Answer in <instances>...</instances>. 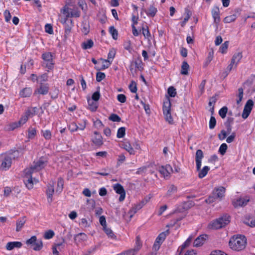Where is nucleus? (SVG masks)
Returning a JSON list of instances; mask_svg holds the SVG:
<instances>
[{
    "label": "nucleus",
    "mask_w": 255,
    "mask_h": 255,
    "mask_svg": "<svg viewBox=\"0 0 255 255\" xmlns=\"http://www.w3.org/2000/svg\"><path fill=\"white\" fill-rule=\"evenodd\" d=\"M247 245V239L244 236L235 235L232 237L229 241L230 248L235 251H241L244 250Z\"/></svg>",
    "instance_id": "nucleus-1"
},
{
    "label": "nucleus",
    "mask_w": 255,
    "mask_h": 255,
    "mask_svg": "<svg viewBox=\"0 0 255 255\" xmlns=\"http://www.w3.org/2000/svg\"><path fill=\"white\" fill-rule=\"evenodd\" d=\"M203 158V152L201 149H198L196 152L195 161L196 163L197 170L199 171L198 177L203 178L208 173L210 170L208 166H204L203 169H200L201 166L202 159Z\"/></svg>",
    "instance_id": "nucleus-2"
},
{
    "label": "nucleus",
    "mask_w": 255,
    "mask_h": 255,
    "mask_svg": "<svg viewBox=\"0 0 255 255\" xmlns=\"http://www.w3.org/2000/svg\"><path fill=\"white\" fill-rule=\"evenodd\" d=\"M229 222V216L225 215L210 222L208 227L210 229L217 230L225 227Z\"/></svg>",
    "instance_id": "nucleus-3"
},
{
    "label": "nucleus",
    "mask_w": 255,
    "mask_h": 255,
    "mask_svg": "<svg viewBox=\"0 0 255 255\" xmlns=\"http://www.w3.org/2000/svg\"><path fill=\"white\" fill-rule=\"evenodd\" d=\"M14 157L10 153L1 154L0 155V162H1L0 169L2 171L7 170L11 167L12 159Z\"/></svg>",
    "instance_id": "nucleus-4"
},
{
    "label": "nucleus",
    "mask_w": 255,
    "mask_h": 255,
    "mask_svg": "<svg viewBox=\"0 0 255 255\" xmlns=\"http://www.w3.org/2000/svg\"><path fill=\"white\" fill-rule=\"evenodd\" d=\"M47 164L45 158L42 157L39 159L34 161L30 169L26 171V174L31 175L33 172L38 171L43 169Z\"/></svg>",
    "instance_id": "nucleus-5"
},
{
    "label": "nucleus",
    "mask_w": 255,
    "mask_h": 255,
    "mask_svg": "<svg viewBox=\"0 0 255 255\" xmlns=\"http://www.w3.org/2000/svg\"><path fill=\"white\" fill-rule=\"evenodd\" d=\"M163 113L166 121L170 124H172L173 120L171 114V103L169 100L164 102Z\"/></svg>",
    "instance_id": "nucleus-6"
},
{
    "label": "nucleus",
    "mask_w": 255,
    "mask_h": 255,
    "mask_svg": "<svg viewBox=\"0 0 255 255\" xmlns=\"http://www.w3.org/2000/svg\"><path fill=\"white\" fill-rule=\"evenodd\" d=\"M27 245L33 246V249L35 251H39L43 248V242L41 239L37 240L36 236H33L26 242Z\"/></svg>",
    "instance_id": "nucleus-7"
},
{
    "label": "nucleus",
    "mask_w": 255,
    "mask_h": 255,
    "mask_svg": "<svg viewBox=\"0 0 255 255\" xmlns=\"http://www.w3.org/2000/svg\"><path fill=\"white\" fill-rule=\"evenodd\" d=\"M42 58L45 62V66L49 69L53 68V55L50 52H45L42 55Z\"/></svg>",
    "instance_id": "nucleus-8"
},
{
    "label": "nucleus",
    "mask_w": 255,
    "mask_h": 255,
    "mask_svg": "<svg viewBox=\"0 0 255 255\" xmlns=\"http://www.w3.org/2000/svg\"><path fill=\"white\" fill-rule=\"evenodd\" d=\"M253 105L254 102L252 100H249L247 102L242 115V117L244 119H246L249 117L251 112Z\"/></svg>",
    "instance_id": "nucleus-9"
},
{
    "label": "nucleus",
    "mask_w": 255,
    "mask_h": 255,
    "mask_svg": "<svg viewBox=\"0 0 255 255\" xmlns=\"http://www.w3.org/2000/svg\"><path fill=\"white\" fill-rule=\"evenodd\" d=\"M113 188L116 193L120 195L119 201H123L125 199L126 192L123 186L119 183H117L114 185Z\"/></svg>",
    "instance_id": "nucleus-10"
},
{
    "label": "nucleus",
    "mask_w": 255,
    "mask_h": 255,
    "mask_svg": "<svg viewBox=\"0 0 255 255\" xmlns=\"http://www.w3.org/2000/svg\"><path fill=\"white\" fill-rule=\"evenodd\" d=\"M54 192V187L53 183H49L47 186L46 190V194L47 196V202L51 204L53 201V195Z\"/></svg>",
    "instance_id": "nucleus-11"
},
{
    "label": "nucleus",
    "mask_w": 255,
    "mask_h": 255,
    "mask_svg": "<svg viewBox=\"0 0 255 255\" xmlns=\"http://www.w3.org/2000/svg\"><path fill=\"white\" fill-rule=\"evenodd\" d=\"M158 171L165 178L169 177L170 174L173 172L172 168L170 165L159 167Z\"/></svg>",
    "instance_id": "nucleus-12"
},
{
    "label": "nucleus",
    "mask_w": 255,
    "mask_h": 255,
    "mask_svg": "<svg viewBox=\"0 0 255 255\" xmlns=\"http://www.w3.org/2000/svg\"><path fill=\"white\" fill-rule=\"evenodd\" d=\"M147 202V201H146L145 202L144 201H142L132 207L129 211L130 217L131 218L137 211L141 209Z\"/></svg>",
    "instance_id": "nucleus-13"
},
{
    "label": "nucleus",
    "mask_w": 255,
    "mask_h": 255,
    "mask_svg": "<svg viewBox=\"0 0 255 255\" xmlns=\"http://www.w3.org/2000/svg\"><path fill=\"white\" fill-rule=\"evenodd\" d=\"M225 192V188L223 187H220L215 189L213 191V194L217 199L220 200L224 196Z\"/></svg>",
    "instance_id": "nucleus-14"
},
{
    "label": "nucleus",
    "mask_w": 255,
    "mask_h": 255,
    "mask_svg": "<svg viewBox=\"0 0 255 255\" xmlns=\"http://www.w3.org/2000/svg\"><path fill=\"white\" fill-rule=\"evenodd\" d=\"M212 15L214 20V22L218 23L220 21V10L218 7H214L212 10Z\"/></svg>",
    "instance_id": "nucleus-15"
},
{
    "label": "nucleus",
    "mask_w": 255,
    "mask_h": 255,
    "mask_svg": "<svg viewBox=\"0 0 255 255\" xmlns=\"http://www.w3.org/2000/svg\"><path fill=\"white\" fill-rule=\"evenodd\" d=\"M22 245V243L20 242H8L6 245V249L8 251H10L14 248H19Z\"/></svg>",
    "instance_id": "nucleus-16"
},
{
    "label": "nucleus",
    "mask_w": 255,
    "mask_h": 255,
    "mask_svg": "<svg viewBox=\"0 0 255 255\" xmlns=\"http://www.w3.org/2000/svg\"><path fill=\"white\" fill-rule=\"evenodd\" d=\"M95 137L92 139L93 143L96 145H101L103 144L102 137L97 131H95Z\"/></svg>",
    "instance_id": "nucleus-17"
},
{
    "label": "nucleus",
    "mask_w": 255,
    "mask_h": 255,
    "mask_svg": "<svg viewBox=\"0 0 255 255\" xmlns=\"http://www.w3.org/2000/svg\"><path fill=\"white\" fill-rule=\"evenodd\" d=\"M205 237H206V236L204 235H201L199 236L196 239V240L194 241L193 243V246L196 247H200L202 246L205 240Z\"/></svg>",
    "instance_id": "nucleus-18"
},
{
    "label": "nucleus",
    "mask_w": 255,
    "mask_h": 255,
    "mask_svg": "<svg viewBox=\"0 0 255 255\" xmlns=\"http://www.w3.org/2000/svg\"><path fill=\"white\" fill-rule=\"evenodd\" d=\"M49 90V87L47 85L41 84L40 87L35 91V93H38V94L42 95H46L48 93Z\"/></svg>",
    "instance_id": "nucleus-19"
},
{
    "label": "nucleus",
    "mask_w": 255,
    "mask_h": 255,
    "mask_svg": "<svg viewBox=\"0 0 255 255\" xmlns=\"http://www.w3.org/2000/svg\"><path fill=\"white\" fill-rule=\"evenodd\" d=\"M122 147L129 153L130 154H134L135 151L128 141H126L122 144Z\"/></svg>",
    "instance_id": "nucleus-20"
},
{
    "label": "nucleus",
    "mask_w": 255,
    "mask_h": 255,
    "mask_svg": "<svg viewBox=\"0 0 255 255\" xmlns=\"http://www.w3.org/2000/svg\"><path fill=\"white\" fill-rule=\"evenodd\" d=\"M243 56L242 52H239L234 54L232 58L233 63H235V67L237 66L238 63L240 61Z\"/></svg>",
    "instance_id": "nucleus-21"
},
{
    "label": "nucleus",
    "mask_w": 255,
    "mask_h": 255,
    "mask_svg": "<svg viewBox=\"0 0 255 255\" xmlns=\"http://www.w3.org/2000/svg\"><path fill=\"white\" fill-rule=\"evenodd\" d=\"M87 239V236L83 233L77 234L74 237V240L76 243H80L85 241Z\"/></svg>",
    "instance_id": "nucleus-22"
},
{
    "label": "nucleus",
    "mask_w": 255,
    "mask_h": 255,
    "mask_svg": "<svg viewBox=\"0 0 255 255\" xmlns=\"http://www.w3.org/2000/svg\"><path fill=\"white\" fill-rule=\"evenodd\" d=\"M249 202V200H246L244 198H240L234 202V206L235 207H242L246 205Z\"/></svg>",
    "instance_id": "nucleus-23"
},
{
    "label": "nucleus",
    "mask_w": 255,
    "mask_h": 255,
    "mask_svg": "<svg viewBox=\"0 0 255 255\" xmlns=\"http://www.w3.org/2000/svg\"><path fill=\"white\" fill-rule=\"evenodd\" d=\"M189 65L186 61H183L181 65V70L180 73L182 75H187L188 74V70Z\"/></svg>",
    "instance_id": "nucleus-24"
},
{
    "label": "nucleus",
    "mask_w": 255,
    "mask_h": 255,
    "mask_svg": "<svg viewBox=\"0 0 255 255\" xmlns=\"http://www.w3.org/2000/svg\"><path fill=\"white\" fill-rule=\"evenodd\" d=\"M32 93V89L30 88H25L20 92V95L22 97H28Z\"/></svg>",
    "instance_id": "nucleus-25"
},
{
    "label": "nucleus",
    "mask_w": 255,
    "mask_h": 255,
    "mask_svg": "<svg viewBox=\"0 0 255 255\" xmlns=\"http://www.w3.org/2000/svg\"><path fill=\"white\" fill-rule=\"evenodd\" d=\"M37 110V108L36 107L28 108L24 115L26 116L28 118L32 117L36 114Z\"/></svg>",
    "instance_id": "nucleus-26"
},
{
    "label": "nucleus",
    "mask_w": 255,
    "mask_h": 255,
    "mask_svg": "<svg viewBox=\"0 0 255 255\" xmlns=\"http://www.w3.org/2000/svg\"><path fill=\"white\" fill-rule=\"evenodd\" d=\"M26 220L25 217H23L21 219H19L16 222V232H19L23 227V225L25 223Z\"/></svg>",
    "instance_id": "nucleus-27"
},
{
    "label": "nucleus",
    "mask_w": 255,
    "mask_h": 255,
    "mask_svg": "<svg viewBox=\"0 0 255 255\" xmlns=\"http://www.w3.org/2000/svg\"><path fill=\"white\" fill-rule=\"evenodd\" d=\"M63 185H64V180L63 179L60 177L58 179L57 181V186L56 190V192L60 193L62 192L63 188Z\"/></svg>",
    "instance_id": "nucleus-28"
},
{
    "label": "nucleus",
    "mask_w": 255,
    "mask_h": 255,
    "mask_svg": "<svg viewBox=\"0 0 255 255\" xmlns=\"http://www.w3.org/2000/svg\"><path fill=\"white\" fill-rule=\"evenodd\" d=\"M112 64V61H110L108 59H106L103 62L102 65L101 67L99 68L98 67H96L95 68L97 70L100 71L101 70H104L108 68Z\"/></svg>",
    "instance_id": "nucleus-29"
},
{
    "label": "nucleus",
    "mask_w": 255,
    "mask_h": 255,
    "mask_svg": "<svg viewBox=\"0 0 255 255\" xmlns=\"http://www.w3.org/2000/svg\"><path fill=\"white\" fill-rule=\"evenodd\" d=\"M145 11L148 16L153 17L157 12V9L154 6L151 5L149 8Z\"/></svg>",
    "instance_id": "nucleus-30"
},
{
    "label": "nucleus",
    "mask_w": 255,
    "mask_h": 255,
    "mask_svg": "<svg viewBox=\"0 0 255 255\" xmlns=\"http://www.w3.org/2000/svg\"><path fill=\"white\" fill-rule=\"evenodd\" d=\"M27 138L29 139H32L36 134V130L34 128L30 127L27 130Z\"/></svg>",
    "instance_id": "nucleus-31"
},
{
    "label": "nucleus",
    "mask_w": 255,
    "mask_h": 255,
    "mask_svg": "<svg viewBox=\"0 0 255 255\" xmlns=\"http://www.w3.org/2000/svg\"><path fill=\"white\" fill-rule=\"evenodd\" d=\"M94 45L93 41L91 39H88L87 41L82 43V47L84 49H90Z\"/></svg>",
    "instance_id": "nucleus-32"
},
{
    "label": "nucleus",
    "mask_w": 255,
    "mask_h": 255,
    "mask_svg": "<svg viewBox=\"0 0 255 255\" xmlns=\"http://www.w3.org/2000/svg\"><path fill=\"white\" fill-rule=\"evenodd\" d=\"M142 33L145 38L149 39L151 37V34L149 32L148 27L147 26H142Z\"/></svg>",
    "instance_id": "nucleus-33"
},
{
    "label": "nucleus",
    "mask_w": 255,
    "mask_h": 255,
    "mask_svg": "<svg viewBox=\"0 0 255 255\" xmlns=\"http://www.w3.org/2000/svg\"><path fill=\"white\" fill-rule=\"evenodd\" d=\"M168 231H166V232H162V233H160L158 236L157 238L156 239L155 242H156V243H159L162 244L163 243V242L164 241V240L165 239V238L166 236V233Z\"/></svg>",
    "instance_id": "nucleus-34"
},
{
    "label": "nucleus",
    "mask_w": 255,
    "mask_h": 255,
    "mask_svg": "<svg viewBox=\"0 0 255 255\" xmlns=\"http://www.w3.org/2000/svg\"><path fill=\"white\" fill-rule=\"evenodd\" d=\"M237 17L236 14H233L232 15L227 16L224 19V22L225 23H230L235 21Z\"/></svg>",
    "instance_id": "nucleus-35"
},
{
    "label": "nucleus",
    "mask_w": 255,
    "mask_h": 255,
    "mask_svg": "<svg viewBox=\"0 0 255 255\" xmlns=\"http://www.w3.org/2000/svg\"><path fill=\"white\" fill-rule=\"evenodd\" d=\"M110 33L112 34L113 38L116 40L118 38V32L117 29L113 26H111L109 28Z\"/></svg>",
    "instance_id": "nucleus-36"
},
{
    "label": "nucleus",
    "mask_w": 255,
    "mask_h": 255,
    "mask_svg": "<svg viewBox=\"0 0 255 255\" xmlns=\"http://www.w3.org/2000/svg\"><path fill=\"white\" fill-rule=\"evenodd\" d=\"M228 113V108L226 106L222 108L219 111V114L222 119H224Z\"/></svg>",
    "instance_id": "nucleus-37"
},
{
    "label": "nucleus",
    "mask_w": 255,
    "mask_h": 255,
    "mask_svg": "<svg viewBox=\"0 0 255 255\" xmlns=\"http://www.w3.org/2000/svg\"><path fill=\"white\" fill-rule=\"evenodd\" d=\"M125 134L126 128L121 127L118 129L117 136L118 138H122L125 135Z\"/></svg>",
    "instance_id": "nucleus-38"
},
{
    "label": "nucleus",
    "mask_w": 255,
    "mask_h": 255,
    "mask_svg": "<svg viewBox=\"0 0 255 255\" xmlns=\"http://www.w3.org/2000/svg\"><path fill=\"white\" fill-rule=\"evenodd\" d=\"M177 191V187L173 185H171L166 194V196H170L172 194L175 193Z\"/></svg>",
    "instance_id": "nucleus-39"
},
{
    "label": "nucleus",
    "mask_w": 255,
    "mask_h": 255,
    "mask_svg": "<svg viewBox=\"0 0 255 255\" xmlns=\"http://www.w3.org/2000/svg\"><path fill=\"white\" fill-rule=\"evenodd\" d=\"M98 247L99 246L97 245H95L91 247L89 249L87 250V252L84 253L83 255H90L91 254L94 253L97 250Z\"/></svg>",
    "instance_id": "nucleus-40"
},
{
    "label": "nucleus",
    "mask_w": 255,
    "mask_h": 255,
    "mask_svg": "<svg viewBox=\"0 0 255 255\" xmlns=\"http://www.w3.org/2000/svg\"><path fill=\"white\" fill-rule=\"evenodd\" d=\"M229 46V41H225L222 45L221 46L220 48V51L222 53H225L227 51V50Z\"/></svg>",
    "instance_id": "nucleus-41"
},
{
    "label": "nucleus",
    "mask_w": 255,
    "mask_h": 255,
    "mask_svg": "<svg viewBox=\"0 0 255 255\" xmlns=\"http://www.w3.org/2000/svg\"><path fill=\"white\" fill-rule=\"evenodd\" d=\"M129 89L131 92L135 93L137 91L136 83L134 81H132L129 85Z\"/></svg>",
    "instance_id": "nucleus-42"
},
{
    "label": "nucleus",
    "mask_w": 255,
    "mask_h": 255,
    "mask_svg": "<svg viewBox=\"0 0 255 255\" xmlns=\"http://www.w3.org/2000/svg\"><path fill=\"white\" fill-rule=\"evenodd\" d=\"M103 229L106 234L110 238H113L115 237V235L113 231L110 228H108L107 226L103 228Z\"/></svg>",
    "instance_id": "nucleus-43"
},
{
    "label": "nucleus",
    "mask_w": 255,
    "mask_h": 255,
    "mask_svg": "<svg viewBox=\"0 0 255 255\" xmlns=\"http://www.w3.org/2000/svg\"><path fill=\"white\" fill-rule=\"evenodd\" d=\"M213 55H214V52L213 51H210L209 52L208 56L207 58H206V61L205 62V66H207L212 60L213 58Z\"/></svg>",
    "instance_id": "nucleus-44"
},
{
    "label": "nucleus",
    "mask_w": 255,
    "mask_h": 255,
    "mask_svg": "<svg viewBox=\"0 0 255 255\" xmlns=\"http://www.w3.org/2000/svg\"><path fill=\"white\" fill-rule=\"evenodd\" d=\"M71 8H69L66 6H65L64 7H63V13L65 15V16L68 18V17H69L70 16V14H71Z\"/></svg>",
    "instance_id": "nucleus-45"
},
{
    "label": "nucleus",
    "mask_w": 255,
    "mask_h": 255,
    "mask_svg": "<svg viewBox=\"0 0 255 255\" xmlns=\"http://www.w3.org/2000/svg\"><path fill=\"white\" fill-rule=\"evenodd\" d=\"M54 236V233L52 230H49L46 232L44 235V238L45 239H50L53 238Z\"/></svg>",
    "instance_id": "nucleus-46"
},
{
    "label": "nucleus",
    "mask_w": 255,
    "mask_h": 255,
    "mask_svg": "<svg viewBox=\"0 0 255 255\" xmlns=\"http://www.w3.org/2000/svg\"><path fill=\"white\" fill-rule=\"evenodd\" d=\"M106 77V75L104 73L98 72L96 74V80L98 82H101Z\"/></svg>",
    "instance_id": "nucleus-47"
},
{
    "label": "nucleus",
    "mask_w": 255,
    "mask_h": 255,
    "mask_svg": "<svg viewBox=\"0 0 255 255\" xmlns=\"http://www.w3.org/2000/svg\"><path fill=\"white\" fill-rule=\"evenodd\" d=\"M109 119L113 122H120L121 121V118L118 115L114 114H112Z\"/></svg>",
    "instance_id": "nucleus-48"
},
{
    "label": "nucleus",
    "mask_w": 255,
    "mask_h": 255,
    "mask_svg": "<svg viewBox=\"0 0 255 255\" xmlns=\"http://www.w3.org/2000/svg\"><path fill=\"white\" fill-rule=\"evenodd\" d=\"M228 146L226 143H223L221 145L219 151L222 155H224L227 149Z\"/></svg>",
    "instance_id": "nucleus-49"
},
{
    "label": "nucleus",
    "mask_w": 255,
    "mask_h": 255,
    "mask_svg": "<svg viewBox=\"0 0 255 255\" xmlns=\"http://www.w3.org/2000/svg\"><path fill=\"white\" fill-rule=\"evenodd\" d=\"M80 16V11L77 9H71L70 17H79Z\"/></svg>",
    "instance_id": "nucleus-50"
},
{
    "label": "nucleus",
    "mask_w": 255,
    "mask_h": 255,
    "mask_svg": "<svg viewBox=\"0 0 255 255\" xmlns=\"http://www.w3.org/2000/svg\"><path fill=\"white\" fill-rule=\"evenodd\" d=\"M255 80V75H252L251 76L250 78L246 81L244 83V86L247 85L248 86H250L252 85Z\"/></svg>",
    "instance_id": "nucleus-51"
},
{
    "label": "nucleus",
    "mask_w": 255,
    "mask_h": 255,
    "mask_svg": "<svg viewBox=\"0 0 255 255\" xmlns=\"http://www.w3.org/2000/svg\"><path fill=\"white\" fill-rule=\"evenodd\" d=\"M216 125V120L214 117L211 116L209 121V128L213 129Z\"/></svg>",
    "instance_id": "nucleus-52"
},
{
    "label": "nucleus",
    "mask_w": 255,
    "mask_h": 255,
    "mask_svg": "<svg viewBox=\"0 0 255 255\" xmlns=\"http://www.w3.org/2000/svg\"><path fill=\"white\" fill-rule=\"evenodd\" d=\"M168 93L171 97H174L176 95V89L172 86H171L168 89Z\"/></svg>",
    "instance_id": "nucleus-53"
},
{
    "label": "nucleus",
    "mask_w": 255,
    "mask_h": 255,
    "mask_svg": "<svg viewBox=\"0 0 255 255\" xmlns=\"http://www.w3.org/2000/svg\"><path fill=\"white\" fill-rule=\"evenodd\" d=\"M42 135L46 139H50L51 137V133L49 130H42Z\"/></svg>",
    "instance_id": "nucleus-54"
},
{
    "label": "nucleus",
    "mask_w": 255,
    "mask_h": 255,
    "mask_svg": "<svg viewBox=\"0 0 255 255\" xmlns=\"http://www.w3.org/2000/svg\"><path fill=\"white\" fill-rule=\"evenodd\" d=\"M116 55V51L114 49L110 50L108 55V59L112 62Z\"/></svg>",
    "instance_id": "nucleus-55"
},
{
    "label": "nucleus",
    "mask_w": 255,
    "mask_h": 255,
    "mask_svg": "<svg viewBox=\"0 0 255 255\" xmlns=\"http://www.w3.org/2000/svg\"><path fill=\"white\" fill-rule=\"evenodd\" d=\"M25 184L28 189H32L33 186V180L32 178L31 177L27 179V180L25 182Z\"/></svg>",
    "instance_id": "nucleus-56"
},
{
    "label": "nucleus",
    "mask_w": 255,
    "mask_h": 255,
    "mask_svg": "<svg viewBox=\"0 0 255 255\" xmlns=\"http://www.w3.org/2000/svg\"><path fill=\"white\" fill-rule=\"evenodd\" d=\"M20 126L21 125L18 121L17 122H14L9 125V129L12 130L15 129L16 128L20 127Z\"/></svg>",
    "instance_id": "nucleus-57"
},
{
    "label": "nucleus",
    "mask_w": 255,
    "mask_h": 255,
    "mask_svg": "<svg viewBox=\"0 0 255 255\" xmlns=\"http://www.w3.org/2000/svg\"><path fill=\"white\" fill-rule=\"evenodd\" d=\"M3 15L4 16V19L6 22H9L11 19V14L8 10H5L4 11Z\"/></svg>",
    "instance_id": "nucleus-58"
},
{
    "label": "nucleus",
    "mask_w": 255,
    "mask_h": 255,
    "mask_svg": "<svg viewBox=\"0 0 255 255\" xmlns=\"http://www.w3.org/2000/svg\"><path fill=\"white\" fill-rule=\"evenodd\" d=\"M100 97V94L99 91H97L93 93L92 96V99L94 101H98Z\"/></svg>",
    "instance_id": "nucleus-59"
},
{
    "label": "nucleus",
    "mask_w": 255,
    "mask_h": 255,
    "mask_svg": "<svg viewBox=\"0 0 255 255\" xmlns=\"http://www.w3.org/2000/svg\"><path fill=\"white\" fill-rule=\"evenodd\" d=\"M89 105L90 106V109L92 111H95L97 109L98 107L96 103L93 101H88Z\"/></svg>",
    "instance_id": "nucleus-60"
},
{
    "label": "nucleus",
    "mask_w": 255,
    "mask_h": 255,
    "mask_svg": "<svg viewBox=\"0 0 255 255\" xmlns=\"http://www.w3.org/2000/svg\"><path fill=\"white\" fill-rule=\"evenodd\" d=\"M216 199H218L217 198V197L214 195H213V194L212 193V195L210 196L208 199H207L205 201L206 203H212L213 202H214Z\"/></svg>",
    "instance_id": "nucleus-61"
},
{
    "label": "nucleus",
    "mask_w": 255,
    "mask_h": 255,
    "mask_svg": "<svg viewBox=\"0 0 255 255\" xmlns=\"http://www.w3.org/2000/svg\"><path fill=\"white\" fill-rule=\"evenodd\" d=\"M117 99L120 102L124 103L126 101V97L124 94H119L117 96Z\"/></svg>",
    "instance_id": "nucleus-62"
},
{
    "label": "nucleus",
    "mask_w": 255,
    "mask_h": 255,
    "mask_svg": "<svg viewBox=\"0 0 255 255\" xmlns=\"http://www.w3.org/2000/svg\"><path fill=\"white\" fill-rule=\"evenodd\" d=\"M227 136V133L226 131L224 130H222L221 132L218 134V137L219 138L223 140H224Z\"/></svg>",
    "instance_id": "nucleus-63"
},
{
    "label": "nucleus",
    "mask_w": 255,
    "mask_h": 255,
    "mask_svg": "<svg viewBox=\"0 0 255 255\" xmlns=\"http://www.w3.org/2000/svg\"><path fill=\"white\" fill-rule=\"evenodd\" d=\"M246 224L251 227H255V218H251Z\"/></svg>",
    "instance_id": "nucleus-64"
}]
</instances>
